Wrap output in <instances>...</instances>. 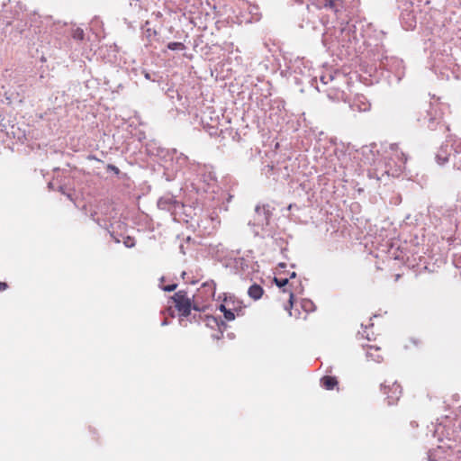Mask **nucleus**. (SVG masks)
<instances>
[{
  "label": "nucleus",
  "mask_w": 461,
  "mask_h": 461,
  "mask_svg": "<svg viewBox=\"0 0 461 461\" xmlns=\"http://www.w3.org/2000/svg\"><path fill=\"white\" fill-rule=\"evenodd\" d=\"M447 106L438 100L425 103L422 105H414L411 111L412 118L420 127L429 131H440L443 133L449 131V125L445 122Z\"/></svg>",
  "instance_id": "f257e3e1"
},
{
  "label": "nucleus",
  "mask_w": 461,
  "mask_h": 461,
  "mask_svg": "<svg viewBox=\"0 0 461 461\" xmlns=\"http://www.w3.org/2000/svg\"><path fill=\"white\" fill-rule=\"evenodd\" d=\"M146 149L148 154L150 156H157L163 158L168 157L170 160L176 162L179 168L184 167H188L190 168V164H192V162L190 161L189 158L186 155L178 152L175 149H166L161 147H156V143L153 141L147 144Z\"/></svg>",
  "instance_id": "f03ea898"
},
{
  "label": "nucleus",
  "mask_w": 461,
  "mask_h": 461,
  "mask_svg": "<svg viewBox=\"0 0 461 461\" xmlns=\"http://www.w3.org/2000/svg\"><path fill=\"white\" fill-rule=\"evenodd\" d=\"M376 59L379 61L378 67L380 69L393 74L398 80L404 75L405 68L402 59L394 56H389L385 52L378 55Z\"/></svg>",
  "instance_id": "7ed1b4c3"
},
{
  "label": "nucleus",
  "mask_w": 461,
  "mask_h": 461,
  "mask_svg": "<svg viewBox=\"0 0 461 461\" xmlns=\"http://www.w3.org/2000/svg\"><path fill=\"white\" fill-rule=\"evenodd\" d=\"M174 303L175 310L193 307L194 312H204V307L195 300L194 294L190 297L186 290H179L169 297Z\"/></svg>",
  "instance_id": "20e7f679"
},
{
  "label": "nucleus",
  "mask_w": 461,
  "mask_h": 461,
  "mask_svg": "<svg viewBox=\"0 0 461 461\" xmlns=\"http://www.w3.org/2000/svg\"><path fill=\"white\" fill-rule=\"evenodd\" d=\"M216 292V284L209 280L202 284L201 287L194 294L195 300L204 307V312L209 309V302L213 299Z\"/></svg>",
  "instance_id": "39448f33"
},
{
  "label": "nucleus",
  "mask_w": 461,
  "mask_h": 461,
  "mask_svg": "<svg viewBox=\"0 0 461 461\" xmlns=\"http://www.w3.org/2000/svg\"><path fill=\"white\" fill-rule=\"evenodd\" d=\"M190 171L195 174L197 180L206 185H211L216 180L215 174L212 171V167L208 165L193 161L192 164H190Z\"/></svg>",
  "instance_id": "423d86ee"
},
{
  "label": "nucleus",
  "mask_w": 461,
  "mask_h": 461,
  "mask_svg": "<svg viewBox=\"0 0 461 461\" xmlns=\"http://www.w3.org/2000/svg\"><path fill=\"white\" fill-rule=\"evenodd\" d=\"M158 207L160 210L169 212L175 218L180 213V209L185 210V204L177 201L172 194H167L158 201Z\"/></svg>",
  "instance_id": "0eeeda50"
},
{
  "label": "nucleus",
  "mask_w": 461,
  "mask_h": 461,
  "mask_svg": "<svg viewBox=\"0 0 461 461\" xmlns=\"http://www.w3.org/2000/svg\"><path fill=\"white\" fill-rule=\"evenodd\" d=\"M454 140H456L455 136H447L446 142L438 148L435 157L438 165H445L449 160L450 157L452 158L453 153H451V151H453V149H451V144Z\"/></svg>",
  "instance_id": "6e6552de"
},
{
  "label": "nucleus",
  "mask_w": 461,
  "mask_h": 461,
  "mask_svg": "<svg viewBox=\"0 0 461 461\" xmlns=\"http://www.w3.org/2000/svg\"><path fill=\"white\" fill-rule=\"evenodd\" d=\"M390 149L392 153L389 159L395 163V174H399L405 168L407 155L403 151L399 150L398 143H392L390 145ZM392 175L393 176L394 173H392Z\"/></svg>",
  "instance_id": "1a4fd4ad"
},
{
  "label": "nucleus",
  "mask_w": 461,
  "mask_h": 461,
  "mask_svg": "<svg viewBox=\"0 0 461 461\" xmlns=\"http://www.w3.org/2000/svg\"><path fill=\"white\" fill-rule=\"evenodd\" d=\"M255 221L258 226H268L273 215V208L269 204L257 205L255 208Z\"/></svg>",
  "instance_id": "9d476101"
},
{
  "label": "nucleus",
  "mask_w": 461,
  "mask_h": 461,
  "mask_svg": "<svg viewBox=\"0 0 461 461\" xmlns=\"http://www.w3.org/2000/svg\"><path fill=\"white\" fill-rule=\"evenodd\" d=\"M381 390L386 394L387 403L397 402L402 394V386L397 382H393L391 386L382 384Z\"/></svg>",
  "instance_id": "9b49d317"
},
{
  "label": "nucleus",
  "mask_w": 461,
  "mask_h": 461,
  "mask_svg": "<svg viewBox=\"0 0 461 461\" xmlns=\"http://www.w3.org/2000/svg\"><path fill=\"white\" fill-rule=\"evenodd\" d=\"M263 171L267 178H272L276 182L281 180V178L286 180L289 177L287 167H276L273 165H267L264 167Z\"/></svg>",
  "instance_id": "f8f14e48"
},
{
  "label": "nucleus",
  "mask_w": 461,
  "mask_h": 461,
  "mask_svg": "<svg viewBox=\"0 0 461 461\" xmlns=\"http://www.w3.org/2000/svg\"><path fill=\"white\" fill-rule=\"evenodd\" d=\"M319 92L322 91L327 94V96L333 101H340L345 97V92L338 86V81L333 82L330 86L321 89L320 86L316 87Z\"/></svg>",
  "instance_id": "ddd939ff"
},
{
  "label": "nucleus",
  "mask_w": 461,
  "mask_h": 461,
  "mask_svg": "<svg viewBox=\"0 0 461 461\" xmlns=\"http://www.w3.org/2000/svg\"><path fill=\"white\" fill-rule=\"evenodd\" d=\"M223 302L227 303L229 308L237 316H243L245 314V306L234 295H225Z\"/></svg>",
  "instance_id": "4468645a"
},
{
  "label": "nucleus",
  "mask_w": 461,
  "mask_h": 461,
  "mask_svg": "<svg viewBox=\"0 0 461 461\" xmlns=\"http://www.w3.org/2000/svg\"><path fill=\"white\" fill-rule=\"evenodd\" d=\"M350 106L353 110L366 112L370 110L371 104L364 95L357 94L355 95Z\"/></svg>",
  "instance_id": "2eb2a0df"
},
{
  "label": "nucleus",
  "mask_w": 461,
  "mask_h": 461,
  "mask_svg": "<svg viewBox=\"0 0 461 461\" xmlns=\"http://www.w3.org/2000/svg\"><path fill=\"white\" fill-rule=\"evenodd\" d=\"M453 149L452 162L455 168L461 170V140L456 139L451 144Z\"/></svg>",
  "instance_id": "dca6fc26"
},
{
  "label": "nucleus",
  "mask_w": 461,
  "mask_h": 461,
  "mask_svg": "<svg viewBox=\"0 0 461 461\" xmlns=\"http://www.w3.org/2000/svg\"><path fill=\"white\" fill-rule=\"evenodd\" d=\"M401 21L405 30H412L416 27V17L412 11L402 12Z\"/></svg>",
  "instance_id": "f3484780"
},
{
  "label": "nucleus",
  "mask_w": 461,
  "mask_h": 461,
  "mask_svg": "<svg viewBox=\"0 0 461 461\" xmlns=\"http://www.w3.org/2000/svg\"><path fill=\"white\" fill-rule=\"evenodd\" d=\"M274 283L276 285V286L281 288L284 293L289 292V301H288V303H289L290 307L292 308L293 307V303H294V293L291 290H288L286 288V285L289 284V279L287 277H285V278L275 277L274 278Z\"/></svg>",
  "instance_id": "a211bd4d"
},
{
  "label": "nucleus",
  "mask_w": 461,
  "mask_h": 461,
  "mask_svg": "<svg viewBox=\"0 0 461 461\" xmlns=\"http://www.w3.org/2000/svg\"><path fill=\"white\" fill-rule=\"evenodd\" d=\"M141 30L149 44L155 41L158 34L156 29L150 27L149 21H146L144 24L141 25Z\"/></svg>",
  "instance_id": "6ab92c4d"
},
{
  "label": "nucleus",
  "mask_w": 461,
  "mask_h": 461,
  "mask_svg": "<svg viewBox=\"0 0 461 461\" xmlns=\"http://www.w3.org/2000/svg\"><path fill=\"white\" fill-rule=\"evenodd\" d=\"M339 79L345 80V76L341 75L340 73L335 72L333 74L328 73L321 75L320 77L323 88L329 86V84H332L335 81H339Z\"/></svg>",
  "instance_id": "aec40b11"
},
{
  "label": "nucleus",
  "mask_w": 461,
  "mask_h": 461,
  "mask_svg": "<svg viewBox=\"0 0 461 461\" xmlns=\"http://www.w3.org/2000/svg\"><path fill=\"white\" fill-rule=\"evenodd\" d=\"M178 312V322L182 327H186L188 325V321L192 316V311H194L193 307L183 308L176 310Z\"/></svg>",
  "instance_id": "412c9836"
},
{
  "label": "nucleus",
  "mask_w": 461,
  "mask_h": 461,
  "mask_svg": "<svg viewBox=\"0 0 461 461\" xmlns=\"http://www.w3.org/2000/svg\"><path fill=\"white\" fill-rule=\"evenodd\" d=\"M131 13L133 15L140 14L142 11L146 10L145 5L147 0H128Z\"/></svg>",
  "instance_id": "4be33fe9"
},
{
  "label": "nucleus",
  "mask_w": 461,
  "mask_h": 461,
  "mask_svg": "<svg viewBox=\"0 0 461 461\" xmlns=\"http://www.w3.org/2000/svg\"><path fill=\"white\" fill-rule=\"evenodd\" d=\"M320 384L326 390H333L339 384V382L335 376L324 375L321 378Z\"/></svg>",
  "instance_id": "5701e85b"
},
{
  "label": "nucleus",
  "mask_w": 461,
  "mask_h": 461,
  "mask_svg": "<svg viewBox=\"0 0 461 461\" xmlns=\"http://www.w3.org/2000/svg\"><path fill=\"white\" fill-rule=\"evenodd\" d=\"M264 289L258 284H253L249 287L248 294L253 300H258L262 297Z\"/></svg>",
  "instance_id": "b1692460"
},
{
  "label": "nucleus",
  "mask_w": 461,
  "mask_h": 461,
  "mask_svg": "<svg viewBox=\"0 0 461 461\" xmlns=\"http://www.w3.org/2000/svg\"><path fill=\"white\" fill-rule=\"evenodd\" d=\"M194 208H193L191 205H185V210L184 209H180V213L177 214V216L181 217V216H185V218H183L182 220L188 222L190 221H194V216L196 215L195 212H194Z\"/></svg>",
  "instance_id": "393cba45"
},
{
  "label": "nucleus",
  "mask_w": 461,
  "mask_h": 461,
  "mask_svg": "<svg viewBox=\"0 0 461 461\" xmlns=\"http://www.w3.org/2000/svg\"><path fill=\"white\" fill-rule=\"evenodd\" d=\"M322 2L324 8L331 9L335 13H339L343 7L341 0H322Z\"/></svg>",
  "instance_id": "a878e982"
},
{
  "label": "nucleus",
  "mask_w": 461,
  "mask_h": 461,
  "mask_svg": "<svg viewBox=\"0 0 461 461\" xmlns=\"http://www.w3.org/2000/svg\"><path fill=\"white\" fill-rule=\"evenodd\" d=\"M369 350L366 352V357L376 362L380 363L383 361V357L380 354H374L370 350L375 349L376 352L380 350V348L371 345L366 346Z\"/></svg>",
  "instance_id": "bb28decb"
},
{
  "label": "nucleus",
  "mask_w": 461,
  "mask_h": 461,
  "mask_svg": "<svg viewBox=\"0 0 461 461\" xmlns=\"http://www.w3.org/2000/svg\"><path fill=\"white\" fill-rule=\"evenodd\" d=\"M181 278L185 284L195 285L200 281V278L196 276H194L192 271L186 272L183 271L181 274Z\"/></svg>",
  "instance_id": "cd10ccee"
},
{
  "label": "nucleus",
  "mask_w": 461,
  "mask_h": 461,
  "mask_svg": "<svg viewBox=\"0 0 461 461\" xmlns=\"http://www.w3.org/2000/svg\"><path fill=\"white\" fill-rule=\"evenodd\" d=\"M221 317H215L213 315L210 314H204L203 322H205V325L211 329L217 328V325H219V320Z\"/></svg>",
  "instance_id": "c85d7f7f"
},
{
  "label": "nucleus",
  "mask_w": 461,
  "mask_h": 461,
  "mask_svg": "<svg viewBox=\"0 0 461 461\" xmlns=\"http://www.w3.org/2000/svg\"><path fill=\"white\" fill-rule=\"evenodd\" d=\"M301 306H302L303 310L306 312H314L316 309L315 304L310 299H303L301 302Z\"/></svg>",
  "instance_id": "c756f323"
},
{
  "label": "nucleus",
  "mask_w": 461,
  "mask_h": 461,
  "mask_svg": "<svg viewBox=\"0 0 461 461\" xmlns=\"http://www.w3.org/2000/svg\"><path fill=\"white\" fill-rule=\"evenodd\" d=\"M71 37L77 41H83L85 40V32L83 29L77 27L71 30Z\"/></svg>",
  "instance_id": "7c9ffc66"
},
{
  "label": "nucleus",
  "mask_w": 461,
  "mask_h": 461,
  "mask_svg": "<svg viewBox=\"0 0 461 461\" xmlns=\"http://www.w3.org/2000/svg\"><path fill=\"white\" fill-rule=\"evenodd\" d=\"M205 312H192V316L188 321V323H196V324H200L202 321H203V319H204V315H203V313H204Z\"/></svg>",
  "instance_id": "2f4dec72"
},
{
  "label": "nucleus",
  "mask_w": 461,
  "mask_h": 461,
  "mask_svg": "<svg viewBox=\"0 0 461 461\" xmlns=\"http://www.w3.org/2000/svg\"><path fill=\"white\" fill-rule=\"evenodd\" d=\"M57 191L64 194L70 201H74L73 193L70 190L68 191L66 185H59L57 186Z\"/></svg>",
  "instance_id": "473e14b6"
},
{
  "label": "nucleus",
  "mask_w": 461,
  "mask_h": 461,
  "mask_svg": "<svg viewBox=\"0 0 461 461\" xmlns=\"http://www.w3.org/2000/svg\"><path fill=\"white\" fill-rule=\"evenodd\" d=\"M167 49L170 50H182L185 49V46L182 42L171 41L167 43Z\"/></svg>",
  "instance_id": "72a5a7b5"
},
{
  "label": "nucleus",
  "mask_w": 461,
  "mask_h": 461,
  "mask_svg": "<svg viewBox=\"0 0 461 461\" xmlns=\"http://www.w3.org/2000/svg\"><path fill=\"white\" fill-rule=\"evenodd\" d=\"M141 74L144 76V77L147 80H150L152 82L158 81V75L155 72L150 73V72L147 71L146 69H142Z\"/></svg>",
  "instance_id": "f704fd0d"
},
{
  "label": "nucleus",
  "mask_w": 461,
  "mask_h": 461,
  "mask_svg": "<svg viewBox=\"0 0 461 461\" xmlns=\"http://www.w3.org/2000/svg\"><path fill=\"white\" fill-rule=\"evenodd\" d=\"M123 245L129 249L135 247V245H136L135 239L131 236L124 237L123 238Z\"/></svg>",
  "instance_id": "c9c22d12"
},
{
  "label": "nucleus",
  "mask_w": 461,
  "mask_h": 461,
  "mask_svg": "<svg viewBox=\"0 0 461 461\" xmlns=\"http://www.w3.org/2000/svg\"><path fill=\"white\" fill-rule=\"evenodd\" d=\"M14 28H15L16 32H18V34L22 35L23 33V32L27 29V23L19 21L14 25Z\"/></svg>",
  "instance_id": "e433bc0d"
},
{
  "label": "nucleus",
  "mask_w": 461,
  "mask_h": 461,
  "mask_svg": "<svg viewBox=\"0 0 461 461\" xmlns=\"http://www.w3.org/2000/svg\"><path fill=\"white\" fill-rule=\"evenodd\" d=\"M158 286L164 292H173V291H175L177 288V284L176 283H173V284L167 285H162L160 284Z\"/></svg>",
  "instance_id": "4c0bfd02"
},
{
  "label": "nucleus",
  "mask_w": 461,
  "mask_h": 461,
  "mask_svg": "<svg viewBox=\"0 0 461 461\" xmlns=\"http://www.w3.org/2000/svg\"><path fill=\"white\" fill-rule=\"evenodd\" d=\"M223 316L225 320L230 321L235 319L236 314L230 308H228L226 311H224Z\"/></svg>",
  "instance_id": "58836bf2"
},
{
  "label": "nucleus",
  "mask_w": 461,
  "mask_h": 461,
  "mask_svg": "<svg viewBox=\"0 0 461 461\" xmlns=\"http://www.w3.org/2000/svg\"><path fill=\"white\" fill-rule=\"evenodd\" d=\"M228 328L227 323L220 318L219 320V325H217V329L221 333V336H223L224 331Z\"/></svg>",
  "instance_id": "ea45409f"
},
{
  "label": "nucleus",
  "mask_w": 461,
  "mask_h": 461,
  "mask_svg": "<svg viewBox=\"0 0 461 461\" xmlns=\"http://www.w3.org/2000/svg\"><path fill=\"white\" fill-rule=\"evenodd\" d=\"M161 314L163 315H169L171 318H175V310L172 308V306H168L167 308H165L164 310H162L160 312Z\"/></svg>",
  "instance_id": "a19ab883"
},
{
  "label": "nucleus",
  "mask_w": 461,
  "mask_h": 461,
  "mask_svg": "<svg viewBox=\"0 0 461 461\" xmlns=\"http://www.w3.org/2000/svg\"><path fill=\"white\" fill-rule=\"evenodd\" d=\"M106 170L108 172H110V171L113 172L116 175H119V173H120V169L116 166L113 165V164H108L106 166Z\"/></svg>",
  "instance_id": "79ce46f5"
},
{
  "label": "nucleus",
  "mask_w": 461,
  "mask_h": 461,
  "mask_svg": "<svg viewBox=\"0 0 461 461\" xmlns=\"http://www.w3.org/2000/svg\"><path fill=\"white\" fill-rule=\"evenodd\" d=\"M230 135H231L233 140L238 142L241 140L240 134L237 131L230 130Z\"/></svg>",
  "instance_id": "37998d69"
},
{
  "label": "nucleus",
  "mask_w": 461,
  "mask_h": 461,
  "mask_svg": "<svg viewBox=\"0 0 461 461\" xmlns=\"http://www.w3.org/2000/svg\"><path fill=\"white\" fill-rule=\"evenodd\" d=\"M97 215V212H92L90 213V217L93 219V221H95L98 225H100L101 227H103L104 225L101 223V221L99 218H95V216Z\"/></svg>",
  "instance_id": "c03bdc74"
},
{
  "label": "nucleus",
  "mask_w": 461,
  "mask_h": 461,
  "mask_svg": "<svg viewBox=\"0 0 461 461\" xmlns=\"http://www.w3.org/2000/svg\"><path fill=\"white\" fill-rule=\"evenodd\" d=\"M229 308V306L227 305L226 303H221L219 306H218V310L221 311L222 313L224 312V311H226L227 309Z\"/></svg>",
  "instance_id": "a18cd8bd"
},
{
  "label": "nucleus",
  "mask_w": 461,
  "mask_h": 461,
  "mask_svg": "<svg viewBox=\"0 0 461 461\" xmlns=\"http://www.w3.org/2000/svg\"><path fill=\"white\" fill-rule=\"evenodd\" d=\"M48 188L50 191H57V187H56L55 184L52 181L48 183Z\"/></svg>",
  "instance_id": "49530a36"
},
{
  "label": "nucleus",
  "mask_w": 461,
  "mask_h": 461,
  "mask_svg": "<svg viewBox=\"0 0 461 461\" xmlns=\"http://www.w3.org/2000/svg\"><path fill=\"white\" fill-rule=\"evenodd\" d=\"M8 287L9 285L7 283L0 281V292L6 290Z\"/></svg>",
  "instance_id": "de8ad7c7"
},
{
  "label": "nucleus",
  "mask_w": 461,
  "mask_h": 461,
  "mask_svg": "<svg viewBox=\"0 0 461 461\" xmlns=\"http://www.w3.org/2000/svg\"><path fill=\"white\" fill-rule=\"evenodd\" d=\"M110 236L113 239L116 243H120V240L114 235L113 231H109Z\"/></svg>",
  "instance_id": "09e8293b"
},
{
  "label": "nucleus",
  "mask_w": 461,
  "mask_h": 461,
  "mask_svg": "<svg viewBox=\"0 0 461 461\" xmlns=\"http://www.w3.org/2000/svg\"><path fill=\"white\" fill-rule=\"evenodd\" d=\"M459 400H460V397H459V395L457 393L453 394L452 401L458 402Z\"/></svg>",
  "instance_id": "8fccbe9b"
},
{
  "label": "nucleus",
  "mask_w": 461,
  "mask_h": 461,
  "mask_svg": "<svg viewBox=\"0 0 461 461\" xmlns=\"http://www.w3.org/2000/svg\"><path fill=\"white\" fill-rule=\"evenodd\" d=\"M278 104H277V108L280 109L281 107L284 108L285 106V102L280 100V101H277Z\"/></svg>",
  "instance_id": "3c124183"
},
{
  "label": "nucleus",
  "mask_w": 461,
  "mask_h": 461,
  "mask_svg": "<svg viewBox=\"0 0 461 461\" xmlns=\"http://www.w3.org/2000/svg\"><path fill=\"white\" fill-rule=\"evenodd\" d=\"M168 324H169V321H167V318H165V319L162 321V322H161V325H162V326H167V325H168Z\"/></svg>",
  "instance_id": "603ef678"
},
{
  "label": "nucleus",
  "mask_w": 461,
  "mask_h": 461,
  "mask_svg": "<svg viewBox=\"0 0 461 461\" xmlns=\"http://www.w3.org/2000/svg\"><path fill=\"white\" fill-rule=\"evenodd\" d=\"M296 276V273L295 272H292L290 275H289V278H294Z\"/></svg>",
  "instance_id": "864d4df0"
},
{
  "label": "nucleus",
  "mask_w": 461,
  "mask_h": 461,
  "mask_svg": "<svg viewBox=\"0 0 461 461\" xmlns=\"http://www.w3.org/2000/svg\"><path fill=\"white\" fill-rule=\"evenodd\" d=\"M232 199V195L228 194V197L226 198V201L229 203Z\"/></svg>",
  "instance_id": "5fc2aeb1"
},
{
  "label": "nucleus",
  "mask_w": 461,
  "mask_h": 461,
  "mask_svg": "<svg viewBox=\"0 0 461 461\" xmlns=\"http://www.w3.org/2000/svg\"><path fill=\"white\" fill-rule=\"evenodd\" d=\"M362 329H363V334L364 333H366V329H367V326H364L363 324L361 325Z\"/></svg>",
  "instance_id": "6e6d98bb"
},
{
  "label": "nucleus",
  "mask_w": 461,
  "mask_h": 461,
  "mask_svg": "<svg viewBox=\"0 0 461 461\" xmlns=\"http://www.w3.org/2000/svg\"><path fill=\"white\" fill-rule=\"evenodd\" d=\"M278 267H281V268H284V267H286V265H285V263H280V264L278 265Z\"/></svg>",
  "instance_id": "4d7b16f0"
},
{
  "label": "nucleus",
  "mask_w": 461,
  "mask_h": 461,
  "mask_svg": "<svg viewBox=\"0 0 461 461\" xmlns=\"http://www.w3.org/2000/svg\"><path fill=\"white\" fill-rule=\"evenodd\" d=\"M365 337H366V339L367 340H371V338H370V336H369V334H368V333H366V334L365 335Z\"/></svg>",
  "instance_id": "13d9d810"
},
{
  "label": "nucleus",
  "mask_w": 461,
  "mask_h": 461,
  "mask_svg": "<svg viewBox=\"0 0 461 461\" xmlns=\"http://www.w3.org/2000/svg\"><path fill=\"white\" fill-rule=\"evenodd\" d=\"M164 281H165V277H164V276H162V277H160V278H159V282H160V283H164Z\"/></svg>",
  "instance_id": "bf43d9fd"
},
{
  "label": "nucleus",
  "mask_w": 461,
  "mask_h": 461,
  "mask_svg": "<svg viewBox=\"0 0 461 461\" xmlns=\"http://www.w3.org/2000/svg\"><path fill=\"white\" fill-rule=\"evenodd\" d=\"M220 23H221V22H220V21L216 22V26H217L218 28H220V25H219Z\"/></svg>",
  "instance_id": "052dcab7"
},
{
  "label": "nucleus",
  "mask_w": 461,
  "mask_h": 461,
  "mask_svg": "<svg viewBox=\"0 0 461 461\" xmlns=\"http://www.w3.org/2000/svg\"><path fill=\"white\" fill-rule=\"evenodd\" d=\"M296 2L299 3V4H303V0H296Z\"/></svg>",
  "instance_id": "680f3d73"
},
{
  "label": "nucleus",
  "mask_w": 461,
  "mask_h": 461,
  "mask_svg": "<svg viewBox=\"0 0 461 461\" xmlns=\"http://www.w3.org/2000/svg\"><path fill=\"white\" fill-rule=\"evenodd\" d=\"M14 126H12V131H11V133H12V134H14Z\"/></svg>",
  "instance_id": "e2e57ef3"
},
{
  "label": "nucleus",
  "mask_w": 461,
  "mask_h": 461,
  "mask_svg": "<svg viewBox=\"0 0 461 461\" xmlns=\"http://www.w3.org/2000/svg\"><path fill=\"white\" fill-rule=\"evenodd\" d=\"M292 207H293V204H290V205L288 206V209H289V210H291V209H292Z\"/></svg>",
  "instance_id": "0e129e2a"
},
{
  "label": "nucleus",
  "mask_w": 461,
  "mask_h": 461,
  "mask_svg": "<svg viewBox=\"0 0 461 461\" xmlns=\"http://www.w3.org/2000/svg\"><path fill=\"white\" fill-rule=\"evenodd\" d=\"M216 337H217V339H219V338H220V337H221V335L219 336V334H216Z\"/></svg>",
  "instance_id": "69168bd1"
}]
</instances>
